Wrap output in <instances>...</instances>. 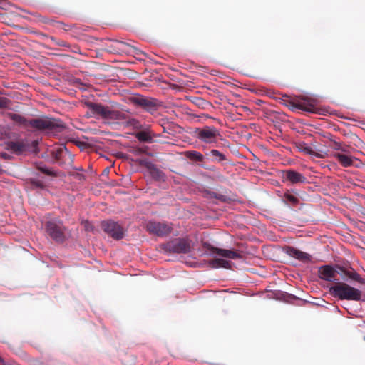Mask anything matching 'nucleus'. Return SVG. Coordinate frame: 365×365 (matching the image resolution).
<instances>
[{
    "mask_svg": "<svg viewBox=\"0 0 365 365\" xmlns=\"http://www.w3.org/2000/svg\"><path fill=\"white\" fill-rule=\"evenodd\" d=\"M7 116L16 125L25 129L31 127L38 130H52L56 127V123L48 119L34 118L29 120L23 115L14 113H9Z\"/></svg>",
    "mask_w": 365,
    "mask_h": 365,
    "instance_id": "nucleus-1",
    "label": "nucleus"
},
{
    "mask_svg": "<svg viewBox=\"0 0 365 365\" xmlns=\"http://www.w3.org/2000/svg\"><path fill=\"white\" fill-rule=\"evenodd\" d=\"M329 293L334 297L344 300L359 301L361 292L346 283L337 282L329 288Z\"/></svg>",
    "mask_w": 365,
    "mask_h": 365,
    "instance_id": "nucleus-2",
    "label": "nucleus"
},
{
    "mask_svg": "<svg viewBox=\"0 0 365 365\" xmlns=\"http://www.w3.org/2000/svg\"><path fill=\"white\" fill-rule=\"evenodd\" d=\"M85 106L89 109L90 113H87L88 117L100 116L102 118L110 120H120L122 118V113L118 110H113L108 106H105L101 103L88 101L85 103Z\"/></svg>",
    "mask_w": 365,
    "mask_h": 365,
    "instance_id": "nucleus-3",
    "label": "nucleus"
},
{
    "mask_svg": "<svg viewBox=\"0 0 365 365\" xmlns=\"http://www.w3.org/2000/svg\"><path fill=\"white\" fill-rule=\"evenodd\" d=\"M192 248V241L187 238H175L161 245L165 253L187 254Z\"/></svg>",
    "mask_w": 365,
    "mask_h": 365,
    "instance_id": "nucleus-4",
    "label": "nucleus"
},
{
    "mask_svg": "<svg viewBox=\"0 0 365 365\" xmlns=\"http://www.w3.org/2000/svg\"><path fill=\"white\" fill-rule=\"evenodd\" d=\"M282 103L288 107L291 110H301L314 113L313 100L310 98L297 97L290 99L287 96H285L282 98Z\"/></svg>",
    "mask_w": 365,
    "mask_h": 365,
    "instance_id": "nucleus-5",
    "label": "nucleus"
},
{
    "mask_svg": "<svg viewBox=\"0 0 365 365\" xmlns=\"http://www.w3.org/2000/svg\"><path fill=\"white\" fill-rule=\"evenodd\" d=\"M195 135L198 140L207 144L217 143L218 138L221 136L220 130L215 126L207 125L197 128Z\"/></svg>",
    "mask_w": 365,
    "mask_h": 365,
    "instance_id": "nucleus-6",
    "label": "nucleus"
},
{
    "mask_svg": "<svg viewBox=\"0 0 365 365\" xmlns=\"http://www.w3.org/2000/svg\"><path fill=\"white\" fill-rule=\"evenodd\" d=\"M66 227L61 221H48L46 224L47 234L56 242L62 243L66 240Z\"/></svg>",
    "mask_w": 365,
    "mask_h": 365,
    "instance_id": "nucleus-7",
    "label": "nucleus"
},
{
    "mask_svg": "<svg viewBox=\"0 0 365 365\" xmlns=\"http://www.w3.org/2000/svg\"><path fill=\"white\" fill-rule=\"evenodd\" d=\"M129 101L133 105L140 106L148 112L156 110L158 106V102L156 99L145 98L141 95H136L130 97Z\"/></svg>",
    "mask_w": 365,
    "mask_h": 365,
    "instance_id": "nucleus-8",
    "label": "nucleus"
},
{
    "mask_svg": "<svg viewBox=\"0 0 365 365\" xmlns=\"http://www.w3.org/2000/svg\"><path fill=\"white\" fill-rule=\"evenodd\" d=\"M101 227L105 232L115 240H120L124 237V230L118 222L113 220L104 221Z\"/></svg>",
    "mask_w": 365,
    "mask_h": 365,
    "instance_id": "nucleus-9",
    "label": "nucleus"
},
{
    "mask_svg": "<svg viewBox=\"0 0 365 365\" xmlns=\"http://www.w3.org/2000/svg\"><path fill=\"white\" fill-rule=\"evenodd\" d=\"M146 230L150 234L162 237L170 234L172 227L167 222L150 221L146 225Z\"/></svg>",
    "mask_w": 365,
    "mask_h": 365,
    "instance_id": "nucleus-10",
    "label": "nucleus"
},
{
    "mask_svg": "<svg viewBox=\"0 0 365 365\" xmlns=\"http://www.w3.org/2000/svg\"><path fill=\"white\" fill-rule=\"evenodd\" d=\"M7 150L16 155H22L30 149V144L26 138H19L16 140H10L6 143Z\"/></svg>",
    "mask_w": 365,
    "mask_h": 365,
    "instance_id": "nucleus-11",
    "label": "nucleus"
},
{
    "mask_svg": "<svg viewBox=\"0 0 365 365\" xmlns=\"http://www.w3.org/2000/svg\"><path fill=\"white\" fill-rule=\"evenodd\" d=\"M205 247L207 250H210L212 254H217L225 258H229L232 259L242 258V255L235 250L218 248L207 244L205 245Z\"/></svg>",
    "mask_w": 365,
    "mask_h": 365,
    "instance_id": "nucleus-12",
    "label": "nucleus"
},
{
    "mask_svg": "<svg viewBox=\"0 0 365 365\" xmlns=\"http://www.w3.org/2000/svg\"><path fill=\"white\" fill-rule=\"evenodd\" d=\"M284 252L289 256L294 257L304 263L311 261V255L307 252L300 251L293 247L287 246L284 248Z\"/></svg>",
    "mask_w": 365,
    "mask_h": 365,
    "instance_id": "nucleus-13",
    "label": "nucleus"
},
{
    "mask_svg": "<svg viewBox=\"0 0 365 365\" xmlns=\"http://www.w3.org/2000/svg\"><path fill=\"white\" fill-rule=\"evenodd\" d=\"M336 270L330 265H324L319 269V277L325 281L333 282L336 279Z\"/></svg>",
    "mask_w": 365,
    "mask_h": 365,
    "instance_id": "nucleus-14",
    "label": "nucleus"
},
{
    "mask_svg": "<svg viewBox=\"0 0 365 365\" xmlns=\"http://www.w3.org/2000/svg\"><path fill=\"white\" fill-rule=\"evenodd\" d=\"M283 178L292 184L304 183L307 178L300 173L294 170H288L284 173Z\"/></svg>",
    "mask_w": 365,
    "mask_h": 365,
    "instance_id": "nucleus-15",
    "label": "nucleus"
},
{
    "mask_svg": "<svg viewBox=\"0 0 365 365\" xmlns=\"http://www.w3.org/2000/svg\"><path fill=\"white\" fill-rule=\"evenodd\" d=\"M134 135L140 142L150 143L154 134L150 129V125H145V128L135 133Z\"/></svg>",
    "mask_w": 365,
    "mask_h": 365,
    "instance_id": "nucleus-16",
    "label": "nucleus"
},
{
    "mask_svg": "<svg viewBox=\"0 0 365 365\" xmlns=\"http://www.w3.org/2000/svg\"><path fill=\"white\" fill-rule=\"evenodd\" d=\"M334 156L338 160L339 163L344 167H349L352 165L353 159L349 155L336 153L334 154Z\"/></svg>",
    "mask_w": 365,
    "mask_h": 365,
    "instance_id": "nucleus-17",
    "label": "nucleus"
},
{
    "mask_svg": "<svg viewBox=\"0 0 365 365\" xmlns=\"http://www.w3.org/2000/svg\"><path fill=\"white\" fill-rule=\"evenodd\" d=\"M210 264L213 268L223 267L226 269H230L231 267L230 262L220 258H216L211 260L210 262Z\"/></svg>",
    "mask_w": 365,
    "mask_h": 365,
    "instance_id": "nucleus-18",
    "label": "nucleus"
},
{
    "mask_svg": "<svg viewBox=\"0 0 365 365\" xmlns=\"http://www.w3.org/2000/svg\"><path fill=\"white\" fill-rule=\"evenodd\" d=\"M185 156L195 162H202L204 160V156L202 153L196 150H187L184 153Z\"/></svg>",
    "mask_w": 365,
    "mask_h": 365,
    "instance_id": "nucleus-19",
    "label": "nucleus"
},
{
    "mask_svg": "<svg viewBox=\"0 0 365 365\" xmlns=\"http://www.w3.org/2000/svg\"><path fill=\"white\" fill-rule=\"evenodd\" d=\"M32 15L36 18V21L38 23L46 24L53 25V21L46 16H43L38 13L32 14Z\"/></svg>",
    "mask_w": 365,
    "mask_h": 365,
    "instance_id": "nucleus-20",
    "label": "nucleus"
},
{
    "mask_svg": "<svg viewBox=\"0 0 365 365\" xmlns=\"http://www.w3.org/2000/svg\"><path fill=\"white\" fill-rule=\"evenodd\" d=\"M117 43L118 44H120V46H122L121 49L123 50V51H126L128 52H130L131 50H133L135 54L142 53V54L145 55V53L143 52L139 51L138 49H137L136 48H135L133 46H131L130 45H129L127 43H125V42H123V41H117Z\"/></svg>",
    "mask_w": 365,
    "mask_h": 365,
    "instance_id": "nucleus-21",
    "label": "nucleus"
},
{
    "mask_svg": "<svg viewBox=\"0 0 365 365\" xmlns=\"http://www.w3.org/2000/svg\"><path fill=\"white\" fill-rule=\"evenodd\" d=\"M52 26H55L56 28H58V29H63V30H64L66 31L71 30L73 28H76V25L75 24L68 25V24H64L62 21H53V23Z\"/></svg>",
    "mask_w": 365,
    "mask_h": 365,
    "instance_id": "nucleus-22",
    "label": "nucleus"
},
{
    "mask_svg": "<svg viewBox=\"0 0 365 365\" xmlns=\"http://www.w3.org/2000/svg\"><path fill=\"white\" fill-rule=\"evenodd\" d=\"M284 200L289 202L292 205H297L299 200L297 197L290 193H285L284 195Z\"/></svg>",
    "mask_w": 365,
    "mask_h": 365,
    "instance_id": "nucleus-23",
    "label": "nucleus"
},
{
    "mask_svg": "<svg viewBox=\"0 0 365 365\" xmlns=\"http://www.w3.org/2000/svg\"><path fill=\"white\" fill-rule=\"evenodd\" d=\"M331 148L334 150H340L343 153H347V152H349V147L348 145L341 144V143L336 142V141H334L332 143Z\"/></svg>",
    "mask_w": 365,
    "mask_h": 365,
    "instance_id": "nucleus-24",
    "label": "nucleus"
},
{
    "mask_svg": "<svg viewBox=\"0 0 365 365\" xmlns=\"http://www.w3.org/2000/svg\"><path fill=\"white\" fill-rule=\"evenodd\" d=\"M37 169L43 174L48 176H56V174L51 169L47 168L46 165L40 164L37 165Z\"/></svg>",
    "mask_w": 365,
    "mask_h": 365,
    "instance_id": "nucleus-25",
    "label": "nucleus"
},
{
    "mask_svg": "<svg viewBox=\"0 0 365 365\" xmlns=\"http://www.w3.org/2000/svg\"><path fill=\"white\" fill-rule=\"evenodd\" d=\"M210 154L212 156L215 157V160H216L218 163L222 162V161H224V160H226V157H225V155L223 153H220V152L219 150H215V149L211 150H210Z\"/></svg>",
    "mask_w": 365,
    "mask_h": 365,
    "instance_id": "nucleus-26",
    "label": "nucleus"
},
{
    "mask_svg": "<svg viewBox=\"0 0 365 365\" xmlns=\"http://www.w3.org/2000/svg\"><path fill=\"white\" fill-rule=\"evenodd\" d=\"M344 274H346V276H347L349 278L354 280V281H356V282H363V279H361V277H360V275L355 271H346L344 272Z\"/></svg>",
    "mask_w": 365,
    "mask_h": 365,
    "instance_id": "nucleus-27",
    "label": "nucleus"
},
{
    "mask_svg": "<svg viewBox=\"0 0 365 365\" xmlns=\"http://www.w3.org/2000/svg\"><path fill=\"white\" fill-rule=\"evenodd\" d=\"M129 123L130 125H132L135 129L139 131L145 128V126L146 125L141 124L138 120L135 119L130 120Z\"/></svg>",
    "mask_w": 365,
    "mask_h": 365,
    "instance_id": "nucleus-28",
    "label": "nucleus"
},
{
    "mask_svg": "<svg viewBox=\"0 0 365 365\" xmlns=\"http://www.w3.org/2000/svg\"><path fill=\"white\" fill-rule=\"evenodd\" d=\"M63 154H67L68 155H71L70 153L67 150L66 147L60 148L56 150L55 158L56 160H58Z\"/></svg>",
    "mask_w": 365,
    "mask_h": 365,
    "instance_id": "nucleus-29",
    "label": "nucleus"
},
{
    "mask_svg": "<svg viewBox=\"0 0 365 365\" xmlns=\"http://www.w3.org/2000/svg\"><path fill=\"white\" fill-rule=\"evenodd\" d=\"M212 197L222 202H227L230 200V198L227 196L216 192L212 193Z\"/></svg>",
    "mask_w": 365,
    "mask_h": 365,
    "instance_id": "nucleus-30",
    "label": "nucleus"
},
{
    "mask_svg": "<svg viewBox=\"0 0 365 365\" xmlns=\"http://www.w3.org/2000/svg\"><path fill=\"white\" fill-rule=\"evenodd\" d=\"M11 103V101L6 97H0V108H7Z\"/></svg>",
    "mask_w": 365,
    "mask_h": 365,
    "instance_id": "nucleus-31",
    "label": "nucleus"
},
{
    "mask_svg": "<svg viewBox=\"0 0 365 365\" xmlns=\"http://www.w3.org/2000/svg\"><path fill=\"white\" fill-rule=\"evenodd\" d=\"M195 103L199 107H204L205 106L207 105V103H208L207 101H206L205 100H204L201 98H197Z\"/></svg>",
    "mask_w": 365,
    "mask_h": 365,
    "instance_id": "nucleus-32",
    "label": "nucleus"
},
{
    "mask_svg": "<svg viewBox=\"0 0 365 365\" xmlns=\"http://www.w3.org/2000/svg\"><path fill=\"white\" fill-rule=\"evenodd\" d=\"M299 148L307 153H311L312 149L308 147L305 143L299 144Z\"/></svg>",
    "mask_w": 365,
    "mask_h": 365,
    "instance_id": "nucleus-33",
    "label": "nucleus"
},
{
    "mask_svg": "<svg viewBox=\"0 0 365 365\" xmlns=\"http://www.w3.org/2000/svg\"><path fill=\"white\" fill-rule=\"evenodd\" d=\"M151 173L153 175H156L158 178H160L162 175V172L155 168L152 170Z\"/></svg>",
    "mask_w": 365,
    "mask_h": 365,
    "instance_id": "nucleus-34",
    "label": "nucleus"
},
{
    "mask_svg": "<svg viewBox=\"0 0 365 365\" xmlns=\"http://www.w3.org/2000/svg\"><path fill=\"white\" fill-rule=\"evenodd\" d=\"M31 183L37 187L42 188L43 187V183L38 180H32Z\"/></svg>",
    "mask_w": 365,
    "mask_h": 365,
    "instance_id": "nucleus-35",
    "label": "nucleus"
},
{
    "mask_svg": "<svg viewBox=\"0 0 365 365\" xmlns=\"http://www.w3.org/2000/svg\"><path fill=\"white\" fill-rule=\"evenodd\" d=\"M0 157L5 160H9L11 159V155L6 153L1 152L0 153Z\"/></svg>",
    "mask_w": 365,
    "mask_h": 365,
    "instance_id": "nucleus-36",
    "label": "nucleus"
},
{
    "mask_svg": "<svg viewBox=\"0 0 365 365\" xmlns=\"http://www.w3.org/2000/svg\"><path fill=\"white\" fill-rule=\"evenodd\" d=\"M0 365H6L4 360L2 358H0Z\"/></svg>",
    "mask_w": 365,
    "mask_h": 365,
    "instance_id": "nucleus-37",
    "label": "nucleus"
},
{
    "mask_svg": "<svg viewBox=\"0 0 365 365\" xmlns=\"http://www.w3.org/2000/svg\"><path fill=\"white\" fill-rule=\"evenodd\" d=\"M57 44L59 45V46H64L66 45L64 41H61V43H58Z\"/></svg>",
    "mask_w": 365,
    "mask_h": 365,
    "instance_id": "nucleus-38",
    "label": "nucleus"
},
{
    "mask_svg": "<svg viewBox=\"0 0 365 365\" xmlns=\"http://www.w3.org/2000/svg\"><path fill=\"white\" fill-rule=\"evenodd\" d=\"M50 38L53 41H55L56 38L53 36H51Z\"/></svg>",
    "mask_w": 365,
    "mask_h": 365,
    "instance_id": "nucleus-39",
    "label": "nucleus"
},
{
    "mask_svg": "<svg viewBox=\"0 0 365 365\" xmlns=\"http://www.w3.org/2000/svg\"><path fill=\"white\" fill-rule=\"evenodd\" d=\"M364 340H365V337H364Z\"/></svg>",
    "mask_w": 365,
    "mask_h": 365,
    "instance_id": "nucleus-40",
    "label": "nucleus"
}]
</instances>
